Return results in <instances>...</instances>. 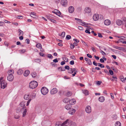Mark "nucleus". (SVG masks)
Masks as SVG:
<instances>
[{"label": "nucleus", "mask_w": 126, "mask_h": 126, "mask_svg": "<svg viewBox=\"0 0 126 126\" xmlns=\"http://www.w3.org/2000/svg\"><path fill=\"white\" fill-rule=\"evenodd\" d=\"M14 73V71H8V76L7 77V80L9 81H12L14 79V76L13 74Z\"/></svg>", "instance_id": "obj_1"}, {"label": "nucleus", "mask_w": 126, "mask_h": 126, "mask_svg": "<svg viewBox=\"0 0 126 126\" xmlns=\"http://www.w3.org/2000/svg\"><path fill=\"white\" fill-rule=\"evenodd\" d=\"M38 85V83L35 81H31L29 83V87L31 89H33L36 87Z\"/></svg>", "instance_id": "obj_2"}, {"label": "nucleus", "mask_w": 126, "mask_h": 126, "mask_svg": "<svg viewBox=\"0 0 126 126\" xmlns=\"http://www.w3.org/2000/svg\"><path fill=\"white\" fill-rule=\"evenodd\" d=\"M41 92L43 95H45L47 94L48 92V89L45 87H43L41 89Z\"/></svg>", "instance_id": "obj_3"}, {"label": "nucleus", "mask_w": 126, "mask_h": 126, "mask_svg": "<svg viewBox=\"0 0 126 126\" xmlns=\"http://www.w3.org/2000/svg\"><path fill=\"white\" fill-rule=\"evenodd\" d=\"M0 84L1 85V88L3 89H4L6 87L7 83L6 82L5 80H2L0 83Z\"/></svg>", "instance_id": "obj_4"}, {"label": "nucleus", "mask_w": 126, "mask_h": 126, "mask_svg": "<svg viewBox=\"0 0 126 126\" xmlns=\"http://www.w3.org/2000/svg\"><path fill=\"white\" fill-rule=\"evenodd\" d=\"M52 12L60 17H62V15L61 13L59 10H55L54 11H52Z\"/></svg>", "instance_id": "obj_5"}, {"label": "nucleus", "mask_w": 126, "mask_h": 126, "mask_svg": "<svg viewBox=\"0 0 126 126\" xmlns=\"http://www.w3.org/2000/svg\"><path fill=\"white\" fill-rule=\"evenodd\" d=\"M62 5L64 7H66L67 5V0H62L61 2Z\"/></svg>", "instance_id": "obj_6"}, {"label": "nucleus", "mask_w": 126, "mask_h": 126, "mask_svg": "<svg viewBox=\"0 0 126 126\" xmlns=\"http://www.w3.org/2000/svg\"><path fill=\"white\" fill-rule=\"evenodd\" d=\"M85 110L86 112L88 113H90L91 112V107L90 106H87L85 108Z\"/></svg>", "instance_id": "obj_7"}, {"label": "nucleus", "mask_w": 126, "mask_h": 126, "mask_svg": "<svg viewBox=\"0 0 126 126\" xmlns=\"http://www.w3.org/2000/svg\"><path fill=\"white\" fill-rule=\"evenodd\" d=\"M71 122V120L69 119H67L62 124V126H63L67 124H68V125L69 123H70Z\"/></svg>", "instance_id": "obj_8"}, {"label": "nucleus", "mask_w": 126, "mask_h": 126, "mask_svg": "<svg viewBox=\"0 0 126 126\" xmlns=\"http://www.w3.org/2000/svg\"><path fill=\"white\" fill-rule=\"evenodd\" d=\"M58 91V90L56 88H54L50 91V94H53L56 93Z\"/></svg>", "instance_id": "obj_9"}, {"label": "nucleus", "mask_w": 126, "mask_h": 126, "mask_svg": "<svg viewBox=\"0 0 126 126\" xmlns=\"http://www.w3.org/2000/svg\"><path fill=\"white\" fill-rule=\"evenodd\" d=\"M68 10L69 13H72L74 12V8L73 6H70L69 7Z\"/></svg>", "instance_id": "obj_10"}, {"label": "nucleus", "mask_w": 126, "mask_h": 126, "mask_svg": "<svg viewBox=\"0 0 126 126\" xmlns=\"http://www.w3.org/2000/svg\"><path fill=\"white\" fill-rule=\"evenodd\" d=\"M93 18L94 20L95 21L97 20L99 18L98 15L97 14H95L93 16Z\"/></svg>", "instance_id": "obj_11"}, {"label": "nucleus", "mask_w": 126, "mask_h": 126, "mask_svg": "<svg viewBox=\"0 0 126 126\" xmlns=\"http://www.w3.org/2000/svg\"><path fill=\"white\" fill-rule=\"evenodd\" d=\"M116 23L118 25L120 26L123 24V22H122L121 20L118 19L116 20Z\"/></svg>", "instance_id": "obj_12"}, {"label": "nucleus", "mask_w": 126, "mask_h": 126, "mask_svg": "<svg viewBox=\"0 0 126 126\" xmlns=\"http://www.w3.org/2000/svg\"><path fill=\"white\" fill-rule=\"evenodd\" d=\"M69 103L71 105L74 104L76 103V100L74 99H72L70 100H69Z\"/></svg>", "instance_id": "obj_13"}, {"label": "nucleus", "mask_w": 126, "mask_h": 126, "mask_svg": "<svg viewBox=\"0 0 126 126\" xmlns=\"http://www.w3.org/2000/svg\"><path fill=\"white\" fill-rule=\"evenodd\" d=\"M111 23L109 19L105 20L104 21V24L106 25H109Z\"/></svg>", "instance_id": "obj_14"}, {"label": "nucleus", "mask_w": 126, "mask_h": 126, "mask_svg": "<svg viewBox=\"0 0 126 126\" xmlns=\"http://www.w3.org/2000/svg\"><path fill=\"white\" fill-rule=\"evenodd\" d=\"M84 11L85 13H88L91 12V8L89 7H86L84 10Z\"/></svg>", "instance_id": "obj_15"}, {"label": "nucleus", "mask_w": 126, "mask_h": 126, "mask_svg": "<svg viewBox=\"0 0 126 126\" xmlns=\"http://www.w3.org/2000/svg\"><path fill=\"white\" fill-rule=\"evenodd\" d=\"M76 111V110H75L73 109H72L69 110L68 113L70 114L73 115L74 114Z\"/></svg>", "instance_id": "obj_16"}, {"label": "nucleus", "mask_w": 126, "mask_h": 126, "mask_svg": "<svg viewBox=\"0 0 126 126\" xmlns=\"http://www.w3.org/2000/svg\"><path fill=\"white\" fill-rule=\"evenodd\" d=\"M30 96L28 94L25 95L24 96V99L26 100H29L30 98Z\"/></svg>", "instance_id": "obj_17"}, {"label": "nucleus", "mask_w": 126, "mask_h": 126, "mask_svg": "<svg viewBox=\"0 0 126 126\" xmlns=\"http://www.w3.org/2000/svg\"><path fill=\"white\" fill-rule=\"evenodd\" d=\"M98 100L101 102H103L105 100V97L103 96H101L99 97Z\"/></svg>", "instance_id": "obj_18"}, {"label": "nucleus", "mask_w": 126, "mask_h": 126, "mask_svg": "<svg viewBox=\"0 0 126 126\" xmlns=\"http://www.w3.org/2000/svg\"><path fill=\"white\" fill-rule=\"evenodd\" d=\"M31 74L33 78H35L37 76V74L35 71H33L31 73Z\"/></svg>", "instance_id": "obj_19"}, {"label": "nucleus", "mask_w": 126, "mask_h": 126, "mask_svg": "<svg viewBox=\"0 0 126 126\" xmlns=\"http://www.w3.org/2000/svg\"><path fill=\"white\" fill-rule=\"evenodd\" d=\"M71 105L67 104L65 107V108L67 110H69L71 108Z\"/></svg>", "instance_id": "obj_20"}, {"label": "nucleus", "mask_w": 126, "mask_h": 126, "mask_svg": "<svg viewBox=\"0 0 126 126\" xmlns=\"http://www.w3.org/2000/svg\"><path fill=\"white\" fill-rule=\"evenodd\" d=\"M83 93L85 95H87L89 94V92L87 90H83Z\"/></svg>", "instance_id": "obj_21"}, {"label": "nucleus", "mask_w": 126, "mask_h": 126, "mask_svg": "<svg viewBox=\"0 0 126 126\" xmlns=\"http://www.w3.org/2000/svg\"><path fill=\"white\" fill-rule=\"evenodd\" d=\"M30 73V71H24L23 75L25 77L27 76Z\"/></svg>", "instance_id": "obj_22"}, {"label": "nucleus", "mask_w": 126, "mask_h": 126, "mask_svg": "<svg viewBox=\"0 0 126 126\" xmlns=\"http://www.w3.org/2000/svg\"><path fill=\"white\" fill-rule=\"evenodd\" d=\"M62 124L61 123L60 121H58L55 124V126H61Z\"/></svg>", "instance_id": "obj_23"}, {"label": "nucleus", "mask_w": 126, "mask_h": 126, "mask_svg": "<svg viewBox=\"0 0 126 126\" xmlns=\"http://www.w3.org/2000/svg\"><path fill=\"white\" fill-rule=\"evenodd\" d=\"M47 18L48 19H49V20L50 19H51V18H53V16L52 15L50 14L49 15H47L46 16Z\"/></svg>", "instance_id": "obj_24"}, {"label": "nucleus", "mask_w": 126, "mask_h": 126, "mask_svg": "<svg viewBox=\"0 0 126 126\" xmlns=\"http://www.w3.org/2000/svg\"><path fill=\"white\" fill-rule=\"evenodd\" d=\"M69 126H76V124L74 122H73L71 121V123H69Z\"/></svg>", "instance_id": "obj_25"}, {"label": "nucleus", "mask_w": 126, "mask_h": 126, "mask_svg": "<svg viewBox=\"0 0 126 126\" xmlns=\"http://www.w3.org/2000/svg\"><path fill=\"white\" fill-rule=\"evenodd\" d=\"M69 99L67 98H65L63 100V102L65 103H68V102H69Z\"/></svg>", "instance_id": "obj_26"}, {"label": "nucleus", "mask_w": 126, "mask_h": 126, "mask_svg": "<svg viewBox=\"0 0 126 126\" xmlns=\"http://www.w3.org/2000/svg\"><path fill=\"white\" fill-rule=\"evenodd\" d=\"M121 126V123L119 121L116 122L115 124V126Z\"/></svg>", "instance_id": "obj_27"}, {"label": "nucleus", "mask_w": 126, "mask_h": 126, "mask_svg": "<svg viewBox=\"0 0 126 126\" xmlns=\"http://www.w3.org/2000/svg\"><path fill=\"white\" fill-rule=\"evenodd\" d=\"M114 48L118 49L120 50H121V48L122 47H120L118 46H113Z\"/></svg>", "instance_id": "obj_28"}, {"label": "nucleus", "mask_w": 126, "mask_h": 126, "mask_svg": "<svg viewBox=\"0 0 126 126\" xmlns=\"http://www.w3.org/2000/svg\"><path fill=\"white\" fill-rule=\"evenodd\" d=\"M36 47H37L39 48H42L41 45L39 43H38L36 45Z\"/></svg>", "instance_id": "obj_29"}, {"label": "nucleus", "mask_w": 126, "mask_h": 126, "mask_svg": "<svg viewBox=\"0 0 126 126\" xmlns=\"http://www.w3.org/2000/svg\"><path fill=\"white\" fill-rule=\"evenodd\" d=\"M27 111V110L26 109H25L24 110L23 113V117H24L26 115V114Z\"/></svg>", "instance_id": "obj_30"}, {"label": "nucleus", "mask_w": 126, "mask_h": 126, "mask_svg": "<svg viewBox=\"0 0 126 126\" xmlns=\"http://www.w3.org/2000/svg\"><path fill=\"white\" fill-rule=\"evenodd\" d=\"M18 31L19 32V35H22L23 34V32L20 29L18 30Z\"/></svg>", "instance_id": "obj_31"}, {"label": "nucleus", "mask_w": 126, "mask_h": 126, "mask_svg": "<svg viewBox=\"0 0 126 126\" xmlns=\"http://www.w3.org/2000/svg\"><path fill=\"white\" fill-rule=\"evenodd\" d=\"M58 70L59 71H64L65 70L64 69V68L62 67H59L58 68Z\"/></svg>", "instance_id": "obj_32"}, {"label": "nucleus", "mask_w": 126, "mask_h": 126, "mask_svg": "<svg viewBox=\"0 0 126 126\" xmlns=\"http://www.w3.org/2000/svg\"><path fill=\"white\" fill-rule=\"evenodd\" d=\"M81 23H82V24H81L82 25L86 27H87V25H86V23H85V22L84 21H81Z\"/></svg>", "instance_id": "obj_33"}, {"label": "nucleus", "mask_w": 126, "mask_h": 126, "mask_svg": "<svg viewBox=\"0 0 126 126\" xmlns=\"http://www.w3.org/2000/svg\"><path fill=\"white\" fill-rule=\"evenodd\" d=\"M66 39L67 40H68L70 39L71 38V37L69 35H68L66 36Z\"/></svg>", "instance_id": "obj_34"}, {"label": "nucleus", "mask_w": 126, "mask_h": 126, "mask_svg": "<svg viewBox=\"0 0 126 126\" xmlns=\"http://www.w3.org/2000/svg\"><path fill=\"white\" fill-rule=\"evenodd\" d=\"M30 16L33 17H35V13L34 12L31 13L30 14Z\"/></svg>", "instance_id": "obj_35"}, {"label": "nucleus", "mask_w": 126, "mask_h": 126, "mask_svg": "<svg viewBox=\"0 0 126 126\" xmlns=\"http://www.w3.org/2000/svg\"><path fill=\"white\" fill-rule=\"evenodd\" d=\"M98 66H100L101 68H103L104 67V66L103 64H101L100 63H98Z\"/></svg>", "instance_id": "obj_36"}, {"label": "nucleus", "mask_w": 126, "mask_h": 126, "mask_svg": "<svg viewBox=\"0 0 126 126\" xmlns=\"http://www.w3.org/2000/svg\"><path fill=\"white\" fill-rule=\"evenodd\" d=\"M47 57L48 58H49L52 59L53 58V56L50 54H48Z\"/></svg>", "instance_id": "obj_37"}, {"label": "nucleus", "mask_w": 126, "mask_h": 126, "mask_svg": "<svg viewBox=\"0 0 126 126\" xmlns=\"http://www.w3.org/2000/svg\"><path fill=\"white\" fill-rule=\"evenodd\" d=\"M20 51L21 52V53H24L26 52V49H24L20 50Z\"/></svg>", "instance_id": "obj_38"}, {"label": "nucleus", "mask_w": 126, "mask_h": 126, "mask_svg": "<svg viewBox=\"0 0 126 126\" xmlns=\"http://www.w3.org/2000/svg\"><path fill=\"white\" fill-rule=\"evenodd\" d=\"M122 20L123 21L122 22H123V24L124 22H126V18L125 17H123L122 18Z\"/></svg>", "instance_id": "obj_39"}, {"label": "nucleus", "mask_w": 126, "mask_h": 126, "mask_svg": "<svg viewBox=\"0 0 126 126\" xmlns=\"http://www.w3.org/2000/svg\"><path fill=\"white\" fill-rule=\"evenodd\" d=\"M90 30L88 29H87L85 31V32L89 34H90L91 32L89 31Z\"/></svg>", "instance_id": "obj_40"}, {"label": "nucleus", "mask_w": 126, "mask_h": 126, "mask_svg": "<svg viewBox=\"0 0 126 126\" xmlns=\"http://www.w3.org/2000/svg\"><path fill=\"white\" fill-rule=\"evenodd\" d=\"M31 99L30 98L29 100L27 101V104H26V106H28L29 105V103H30V101H31Z\"/></svg>", "instance_id": "obj_41"}, {"label": "nucleus", "mask_w": 126, "mask_h": 126, "mask_svg": "<svg viewBox=\"0 0 126 126\" xmlns=\"http://www.w3.org/2000/svg\"><path fill=\"white\" fill-rule=\"evenodd\" d=\"M65 35V32H62V33L61 35V36H62V37L63 38L64 37Z\"/></svg>", "instance_id": "obj_42"}, {"label": "nucleus", "mask_w": 126, "mask_h": 126, "mask_svg": "<svg viewBox=\"0 0 126 126\" xmlns=\"http://www.w3.org/2000/svg\"><path fill=\"white\" fill-rule=\"evenodd\" d=\"M50 20L53 23H56V21L54 20V19H50Z\"/></svg>", "instance_id": "obj_43"}, {"label": "nucleus", "mask_w": 126, "mask_h": 126, "mask_svg": "<svg viewBox=\"0 0 126 126\" xmlns=\"http://www.w3.org/2000/svg\"><path fill=\"white\" fill-rule=\"evenodd\" d=\"M66 94L67 96H69L71 95L72 93L70 92H69L67 93Z\"/></svg>", "instance_id": "obj_44"}, {"label": "nucleus", "mask_w": 126, "mask_h": 126, "mask_svg": "<svg viewBox=\"0 0 126 126\" xmlns=\"http://www.w3.org/2000/svg\"><path fill=\"white\" fill-rule=\"evenodd\" d=\"M87 62L88 63L89 65H91L92 64V62L90 59H89V60Z\"/></svg>", "instance_id": "obj_45"}, {"label": "nucleus", "mask_w": 126, "mask_h": 126, "mask_svg": "<svg viewBox=\"0 0 126 126\" xmlns=\"http://www.w3.org/2000/svg\"><path fill=\"white\" fill-rule=\"evenodd\" d=\"M23 18V16H17V18L18 19H22Z\"/></svg>", "instance_id": "obj_46"}, {"label": "nucleus", "mask_w": 126, "mask_h": 126, "mask_svg": "<svg viewBox=\"0 0 126 126\" xmlns=\"http://www.w3.org/2000/svg\"><path fill=\"white\" fill-rule=\"evenodd\" d=\"M64 68L68 70H69L70 69L69 66L68 65H66V66H65L64 67Z\"/></svg>", "instance_id": "obj_47"}, {"label": "nucleus", "mask_w": 126, "mask_h": 126, "mask_svg": "<svg viewBox=\"0 0 126 126\" xmlns=\"http://www.w3.org/2000/svg\"><path fill=\"white\" fill-rule=\"evenodd\" d=\"M86 25L87 26V27H87V28H90L91 27L88 26V25H91V24H90V23H86Z\"/></svg>", "instance_id": "obj_48"}, {"label": "nucleus", "mask_w": 126, "mask_h": 126, "mask_svg": "<svg viewBox=\"0 0 126 126\" xmlns=\"http://www.w3.org/2000/svg\"><path fill=\"white\" fill-rule=\"evenodd\" d=\"M120 42L123 44H126V41H122V40L121 39H120Z\"/></svg>", "instance_id": "obj_49"}, {"label": "nucleus", "mask_w": 126, "mask_h": 126, "mask_svg": "<svg viewBox=\"0 0 126 126\" xmlns=\"http://www.w3.org/2000/svg\"><path fill=\"white\" fill-rule=\"evenodd\" d=\"M70 70H71V71H77L78 70L77 69L75 68H71L70 69Z\"/></svg>", "instance_id": "obj_50"}, {"label": "nucleus", "mask_w": 126, "mask_h": 126, "mask_svg": "<svg viewBox=\"0 0 126 126\" xmlns=\"http://www.w3.org/2000/svg\"><path fill=\"white\" fill-rule=\"evenodd\" d=\"M77 10L78 11H81L82 10V8L81 7H79L77 8Z\"/></svg>", "instance_id": "obj_51"}, {"label": "nucleus", "mask_w": 126, "mask_h": 126, "mask_svg": "<svg viewBox=\"0 0 126 126\" xmlns=\"http://www.w3.org/2000/svg\"><path fill=\"white\" fill-rule=\"evenodd\" d=\"M70 64L71 65H73L74 64V61L73 60L71 61L70 62Z\"/></svg>", "instance_id": "obj_52"}, {"label": "nucleus", "mask_w": 126, "mask_h": 126, "mask_svg": "<svg viewBox=\"0 0 126 126\" xmlns=\"http://www.w3.org/2000/svg\"><path fill=\"white\" fill-rule=\"evenodd\" d=\"M98 36L100 38H102L103 37L101 34L100 33H98Z\"/></svg>", "instance_id": "obj_53"}, {"label": "nucleus", "mask_w": 126, "mask_h": 126, "mask_svg": "<svg viewBox=\"0 0 126 126\" xmlns=\"http://www.w3.org/2000/svg\"><path fill=\"white\" fill-rule=\"evenodd\" d=\"M19 116L18 115H15V116L14 117L15 119H18L19 118Z\"/></svg>", "instance_id": "obj_54"}, {"label": "nucleus", "mask_w": 126, "mask_h": 126, "mask_svg": "<svg viewBox=\"0 0 126 126\" xmlns=\"http://www.w3.org/2000/svg\"><path fill=\"white\" fill-rule=\"evenodd\" d=\"M17 73L19 75H20L23 73V71H17Z\"/></svg>", "instance_id": "obj_55"}, {"label": "nucleus", "mask_w": 126, "mask_h": 126, "mask_svg": "<svg viewBox=\"0 0 126 126\" xmlns=\"http://www.w3.org/2000/svg\"><path fill=\"white\" fill-rule=\"evenodd\" d=\"M121 50H122L126 52V48L123 47H122Z\"/></svg>", "instance_id": "obj_56"}, {"label": "nucleus", "mask_w": 126, "mask_h": 126, "mask_svg": "<svg viewBox=\"0 0 126 126\" xmlns=\"http://www.w3.org/2000/svg\"><path fill=\"white\" fill-rule=\"evenodd\" d=\"M51 64L52 66L55 67L56 66V64L55 63L53 62H51Z\"/></svg>", "instance_id": "obj_57"}, {"label": "nucleus", "mask_w": 126, "mask_h": 126, "mask_svg": "<svg viewBox=\"0 0 126 126\" xmlns=\"http://www.w3.org/2000/svg\"><path fill=\"white\" fill-rule=\"evenodd\" d=\"M20 105L21 107H23L25 106L24 103L23 102H21L20 104Z\"/></svg>", "instance_id": "obj_58"}, {"label": "nucleus", "mask_w": 126, "mask_h": 126, "mask_svg": "<svg viewBox=\"0 0 126 126\" xmlns=\"http://www.w3.org/2000/svg\"><path fill=\"white\" fill-rule=\"evenodd\" d=\"M78 29L80 30H83V28L80 26H78Z\"/></svg>", "instance_id": "obj_59"}, {"label": "nucleus", "mask_w": 126, "mask_h": 126, "mask_svg": "<svg viewBox=\"0 0 126 126\" xmlns=\"http://www.w3.org/2000/svg\"><path fill=\"white\" fill-rule=\"evenodd\" d=\"M63 59L64 61H65V60H66L67 61V60H68L67 58L65 57H63Z\"/></svg>", "instance_id": "obj_60"}, {"label": "nucleus", "mask_w": 126, "mask_h": 126, "mask_svg": "<svg viewBox=\"0 0 126 126\" xmlns=\"http://www.w3.org/2000/svg\"><path fill=\"white\" fill-rule=\"evenodd\" d=\"M120 79L123 82H124L125 81V78H121Z\"/></svg>", "instance_id": "obj_61"}, {"label": "nucleus", "mask_w": 126, "mask_h": 126, "mask_svg": "<svg viewBox=\"0 0 126 126\" xmlns=\"http://www.w3.org/2000/svg\"><path fill=\"white\" fill-rule=\"evenodd\" d=\"M93 64L95 66H98V63L95 62V61H94L93 62Z\"/></svg>", "instance_id": "obj_62"}, {"label": "nucleus", "mask_w": 126, "mask_h": 126, "mask_svg": "<svg viewBox=\"0 0 126 126\" xmlns=\"http://www.w3.org/2000/svg\"><path fill=\"white\" fill-rule=\"evenodd\" d=\"M53 61L55 63H56L58 62V61L57 60V59L56 58V59H54V60H53Z\"/></svg>", "instance_id": "obj_63"}, {"label": "nucleus", "mask_w": 126, "mask_h": 126, "mask_svg": "<svg viewBox=\"0 0 126 126\" xmlns=\"http://www.w3.org/2000/svg\"><path fill=\"white\" fill-rule=\"evenodd\" d=\"M73 41L76 42V43H78L79 42V41L77 39H73Z\"/></svg>", "instance_id": "obj_64"}]
</instances>
